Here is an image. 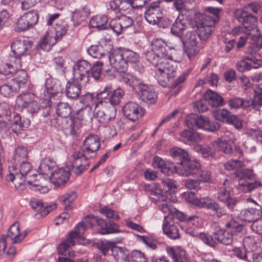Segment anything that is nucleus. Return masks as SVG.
Wrapping results in <instances>:
<instances>
[{"label": "nucleus", "instance_id": "5fc2aeb1", "mask_svg": "<svg viewBox=\"0 0 262 262\" xmlns=\"http://www.w3.org/2000/svg\"><path fill=\"white\" fill-rule=\"evenodd\" d=\"M52 79H47L45 82L46 91L48 95V97L51 101V98L56 96L58 93V90L56 84L54 83Z\"/></svg>", "mask_w": 262, "mask_h": 262}, {"label": "nucleus", "instance_id": "79ce46f5", "mask_svg": "<svg viewBox=\"0 0 262 262\" xmlns=\"http://www.w3.org/2000/svg\"><path fill=\"white\" fill-rule=\"evenodd\" d=\"M89 14V10L86 7L76 10L72 13V20L75 26L78 25L81 21L84 20Z\"/></svg>", "mask_w": 262, "mask_h": 262}, {"label": "nucleus", "instance_id": "37998d69", "mask_svg": "<svg viewBox=\"0 0 262 262\" xmlns=\"http://www.w3.org/2000/svg\"><path fill=\"white\" fill-rule=\"evenodd\" d=\"M107 18L105 15H96L90 20L89 25L91 28H96L98 30H103L106 28V24Z\"/></svg>", "mask_w": 262, "mask_h": 262}, {"label": "nucleus", "instance_id": "3c124183", "mask_svg": "<svg viewBox=\"0 0 262 262\" xmlns=\"http://www.w3.org/2000/svg\"><path fill=\"white\" fill-rule=\"evenodd\" d=\"M193 149L197 153L201 155L204 158H208L214 155V150L207 145L196 144L194 146Z\"/></svg>", "mask_w": 262, "mask_h": 262}, {"label": "nucleus", "instance_id": "13d9d810", "mask_svg": "<svg viewBox=\"0 0 262 262\" xmlns=\"http://www.w3.org/2000/svg\"><path fill=\"white\" fill-rule=\"evenodd\" d=\"M216 239L221 243L226 245H229L232 243L233 235L228 231H221L217 234Z\"/></svg>", "mask_w": 262, "mask_h": 262}, {"label": "nucleus", "instance_id": "72a5a7b5", "mask_svg": "<svg viewBox=\"0 0 262 262\" xmlns=\"http://www.w3.org/2000/svg\"><path fill=\"white\" fill-rule=\"evenodd\" d=\"M34 99V95L31 93H24L17 96L15 108L18 111H22L26 108L29 104Z\"/></svg>", "mask_w": 262, "mask_h": 262}, {"label": "nucleus", "instance_id": "c9c22d12", "mask_svg": "<svg viewBox=\"0 0 262 262\" xmlns=\"http://www.w3.org/2000/svg\"><path fill=\"white\" fill-rule=\"evenodd\" d=\"M261 216V211L258 208H250L242 210L240 217L245 221L253 222Z\"/></svg>", "mask_w": 262, "mask_h": 262}, {"label": "nucleus", "instance_id": "09e8293b", "mask_svg": "<svg viewBox=\"0 0 262 262\" xmlns=\"http://www.w3.org/2000/svg\"><path fill=\"white\" fill-rule=\"evenodd\" d=\"M122 239L117 241H114L112 242L108 241H103L100 242L98 244V248L101 252V253L105 256L108 253V252L110 250H111L112 252V249L114 247H118V246H115V245L117 243H119L121 242Z\"/></svg>", "mask_w": 262, "mask_h": 262}, {"label": "nucleus", "instance_id": "9d476101", "mask_svg": "<svg viewBox=\"0 0 262 262\" xmlns=\"http://www.w3.org/2000/svg\"><path fill=\"white\" fill-rule=\"evenodd\" d=\"M95 117L102 123H108L116 116L115 107L105 101H100L95 104L94 111Z\"/></svg>", "mask_w": 262, "mask_h": 262}, {"label": "nucleus", "instance_id": "338daca9", "mask_svg": "<svg viewBox=\"0 0 262 262\" xmlns=\"http://www.w3.org/2000/svg\"><path fill=\"white\" fill-rule=\"evenodd\" d=\"M199 238L204 243L210 247H214L216 245V241L212 237V236L208 234L205 233L200 232L199 233Z\"/></svg>", "mask_w": 262, "mask_h": 262}, {"label": "nucleus", "instance_id": "c756f323", "mask_svg": "<svg viewBox=\"0 0 262 262\" xmlns=\"http://www.w3.org/2000/svg\"><path fill=\"white\" fill-rule=\"evenodd\" d=\"M97 225L100 227L99 232L102 234H111L119 232L117 224L109 222H106L104 219L98 218L96 219Z\"/></svg>", "mask_w": 262, "mask_h": 262}, {"label": "nucleus", "instance_id": "cd10ccee", "mask_svg": "<svg viewBox=\"0 0 262 262\" xmlns=\"http://www.w3.org/2000/svg\"><path fill=\"white\" fill-rule=\"evenodd\" d=\"M261 61L258 59H254L246 57L239 61H238L235 67L239 72H245L251 70L252 68H257L260 66Z\"/></svg>", "mask_w": 262, "mask_h": 262}, {"label": "nucleus", "instance_id": "2f4dec72", "mask_svg": "<svg viewBox=\"0 0 262 262\" xmlns=\"http://www.w3.org/2000/svg\"><path fill=\"white\" fill-rule=\"evenodd\" d=\"M166 251L173 260V262H191L186 257L185 251L180 248H174L172 247H167Z\"/></svg>", "mask_w": 262, "mask_h": 262}, {"label": "nucleus", "instance_id": "b1692460", "mask_svg": "<svg viewBox=\"0 0 262 262\" xmlns=\"http://www.w3.org/2000/svg\"><path fill=\"white\" fill-rule=\"evenodd\" d=\"M70 173L68 170L62 168H57L50 176L49 179L52 183L56 186L64 184L69 180Z\"/></svg>", "mask_w": 262, "mask_h": 262}, {"label": "nucleus", "instance_id": "473e14b6", "mask_svg": "<svg viewBox=\"0 0 262 262\" xmlns=\"http://www.w3.org/2000/svg\"><path fill=\"white\" fill-rule=\"evenodd\" d=\"M204 98L208 104L213 107H219L224 104L223 97L210 90L204 94Z\"/></svg>", "mask_w": 262, "mask_h": 262}, {"label": "nucleus", "instance_id": "603ef678", "mask_svg": "<svg viewBox=\"0 0 262 262\" xmlns=\"http://www.w3.org/2000/svg\"><path fill=\"white\" fill-rule=\"evenodd\" d=\"M105 49L102 45L91 46L88 50L89 54L94 58H100L105 54Z\"/></svg>", "mask_w": 262, "mask_h": 262}, {"label": "nucleus", "instance_id": "de8ad7c7", "mask_svg": "<svg viewBox=\"0 0 262 262\" xmlns=\"http://www.w3.org/2000/svg\"><path fill=\"white\" fill-rule=\"evenodd\" d=\"M29 125V123L28 121H21L19 115L16 114L13 117L12 128L13 132L16 134L20 133L21 130H23L24 128L27 127Z\"/></svg>", "mask_w": 262, "mask_h": 262}, {"label": "nucleus", "instance_id": "9b49d317", "mask_svg": "<svg viewBox=\"0 0 262 262\" xmlns=\"http://www.w3.org/2000/svg\"><path fill=\"white\" fill-rule=\"evenodd\" d=\"M201 168L200 163L194 160H191L188 157L184 160H182L180 165L174 166L175 172L182 176H195L199 173Z\"/></svg>", "mask_w": 262, "mask_h": 262}, {"label": "nucleus", "instance_id": "7c9ffc66", "mask_svg": "<svg viewBox=\"0 0 262 262\" xmlns=\"http://www.w3.org/2000/svg\"><path fill=\"white\" fill-rule=\"evenodd\" d=\"M180 136L179 140L187 144L200 142L203 140L202 136L193 130L185 129L180 133Z\"/></svg>", "mask_w": 262, "mask_h": 262}, {"label": "nucleus", "instance_id": "423d86ee", "mask_svg": "<svg viewBox=\"0 0 262 262\" xmlns=\"http://www.w3.org/2000/svg\"><path fill=\"white\" fill-rule=\"evenodd\" d=\"M85 231V226L83 222H80L77 225L75 230L70 232L66 239L63 241L58 247V251L59 254L67 256V251L69 248L75 245L76 243L79 244L85 245L88 243L83 235Z\"/></svg>", "mask_w": 262, "mask_h": 262}, {"label": "nucleus", "instance_id": "58836bf2", "mask_svg": "<svg viewBox=\"0 0 262 262\" xmlns=\"http://www.w3.org/2000/svg\"><path fill=\"white\" fill-rule=\"evenodd\" d=\"M80 83L75 82H68L66 86V94L67 96L72 99L78 98L81 92Z\"/></svg>", "mask_w": 262, "mask_h": 262}, {"label": "nucleus", "instance_id": "20e7f679", "mask_svg": "<svg viewBox=\"0 0 262 262\" xmlns=\"http://www.w3.org/2000/svg\"><path fill=\"white\" fill-rule=\"evenodd\" d=\"M37 174L32 169L31 164L28 161L17 163L16 165L9 167V173L7 176L8 181H14L15 188L18 190H22L25 188L26 183L32 184L31 177H37Z\"/></svg>", "mask_w": 262, "mask_h": 262}, {"label": "nucleus", "instance_id": "39448f33", "mask_svg": "<svg viewBox=\"0 0 262 262\" xmlns=\"http://www.w3.org/2000/svg\"><path fill=\"white\" fill-rule=\"evenodd\" d=\"M234 15L238 21L242 23L245 33L248 35V38L250 39V43L253 48H262V36L256 25V17L242 9L236 10Z\"/></svg>", "mask_w": 262, "mask_h": 262}, {"label": "nucleus", "instance_id": "f03ea898", "mask_svg": "<svg viewBox=\"0 0 262 262\" xmlns=\"http://www.w3.org/2000/svg\"><path fill=\"white\" fill-rule=\"evenodd\" d=\"M100 145L99 139L96 135H90L86 137L82 149L75 151L72 155V166L75 173L81 174L88 168L89 159L96 156Z\"/></svg>", "mask_w": 262, "mask_h": 262}, {"label": "nucleus", "instance_id": "7ed1b4c3", "mask_svg": "<svg viewBox=\"0 0 262 262\" xmlns=\"http://www.w3.org/2000/svg\"><path fill=\"white\" fill-rule=\"evenodd\" d=\"M243 163L237 160H230L224 164L226 169L232 170L236 169L235 174L238 178L237 189L243 192H249L253 189L262 187V183L254 181L255 174L253 170L242 167Z\"/></svg>", "mask_w": 262, "mask_h": 262}, {"label": "nucleus", "instance_id": "a18cd8bd", "mask_svg": "<svg viewBox=\"0 0 262 262\" xmlns=\"http://www.w3.org/2000/svg\"><path fill=\"white\" fill-rule=\"evenodd\" d=\"M121 80L126 84L130 86L133 89L137 91V88L142 82V81L129 74H124L122 75Z\"/></svg>", "mask_w": 262, "mask_h": 262}, {"label": "nucleus", "instance_id": "f257e3e1", "mask_svg": "<svg viewBox=\"0 0 262 262\" xmlns=\"http://www.w3.org/2000/svg\"><path fill=\"white\" fill-rule=\"evenodd\" d=\"M181 38L180 36L177 39H171L168 42L161 38L155 39L151 42V49L144 52L147 60L156 68L155 77L158 82L164 87L174 88L185 80L184 75L174 79L177 74V64L166 49L168 47L169 50H177L182 43Z\"/></svg>", "mask_w": 262, "mask_h": 262}, {"label": "nucleus", "instance_id": "4be33fe9", "mask_svg": "<svg viewBox=\"0 0 262 262\" xmlns=\"http://www.w3.org/2000/svg\"><path fill=\"white\" fill-rule=\"evenodd\" d=\"M56 163L53 159L44 158L41 161L39 166L40 174L45 175V179H49L50 176L56 169Z\"/></svg>", "mask_w": 262, "mask_h": 262}, {"label": "nucleus", "instance_id": "f3484780", "mask_svg": "<svg viewBox=\"0 0 262 262\" xmlns=\"http://www.w3.org/2000/svg\"><path fill=\"white\" fill-rule=\"evenodd\" d=\"M108 58L111 66L115 70L124 72L127 69L128 64L123 57L122 50L114 51L110 54Z\"/></svg>", "mask_w": 262, "mask_h": 262}, {"label": "nucleus", "instance_id": "bf43d9fd", "mask_svg": "<svg viewBox=\"0 0 262 262\" xmlns=\"http://www.w3.org/2000/svg\"><path fill=\"white\" fill-rule=\"evenodd\" d=\"M124 94L123 90L119 88L114 90L109 98L110 104L113 106L118 104L120 102Z\"/></svg>", "mask_w": 262, "mask_h": 262}, {"label": "nucleus", "instance_id": "6e6d98bb", "mask_svg": "<svg viewBox=\"0 0 262 262\" xmlns=\"http://www.w3.org/2000/svg\"><path fill=\"white\" fill-rule=\"evenodd\" d=\"M123 57L125 59L126 63L128 64L130 63H137L140 59L139 55L135 52L128 49L122 50Z\"/></svg>", "mask_w": 262, "mask_h": 262}, {"label": "nucleus", "instance_id": "6e6552de", "mask_svg": "<svg viewBox=\"0 0 262 262\" xmlns=\"http://www.w3.org/2000/svg\"><path fill=\"white\" fill-rule=\"evenodd\" d=\"M73 69V80L84 85L86 84L89 81L92 70L91 63L86 60H79L74 66Z\"/></svg>", "mask_w": 262, "mask_h": 262}, {"label": "nucleus", "instance_id": "2eb2a0df", "mask_svg": "<svg viewBox=\"0 0 262 262\" xmlns=\"http://www.w3.org/2000/svg\"><path fill=\"white\" fill-rule=\"evenodd\" d=\"M133 19L132 17L125 15H122L113 19L109 24L110 28L117 35L124 30L133 25Z\"/></svg>", "mask_w": 262, "mask_h": 262}, {"label": "nucleus", "instance_id": "0e129e2a", "mask_svg": "<svg viewBox=\"0 0 262 262\" xmlns=\"http://www.w3.org/2000/svg\"><path fill=\"white\" fill-rule=\"evenodd\" d=\"M103 65V63L102 61H98L92 67L91 75L95 80L100 79Z\"/></svg>", "mask_w": 262, "mask_h": 262}, {"label": "nucleus", "instance_id": "a878e982", "mask_svg": "<svg viewBox=\"0 0 262 262\" xmlns=\"http://www.w3.org/2000/svg\"><path fill=\"white\" fill-rule=\"evenodd\" d=\"M137 92H139L143 101L149 103H154L156 102L157 95L152 87L142 82L137 88Z\"/></svg>", "mask_w": 262, "mask_h": 262}, {"label": "nucleus", "instance_id": "69168bd1", "mask_svg": "<svg viewBox=\"0 0 262 262\" xmlns=\"http://www.w3.org/2000/svg\"><path fill=\"white\" fill-rule=\"evenodd\" d=\"M8 63L11 65L13 71L16 72L20 71L23 67L20 57H17L16 55L10 56Z\"/></svg>", "mask_w": 262, "mask_h": 262}, {"label": "nucleus", "instance_id": "e433bc0d", "mask_svg": "<svg viewBox=\"0 0 262 262\" xmlns=\"http://www.w3.org/2000/svg\"><path fill=\"white\" fill-rule=\"evenodd\" d=\"M56 42L53 37V33L47 32L44 37L39 41L38 47L42 50L48 52Z\"/></svg>", "mask_w": 262, "mask_h": 262}, {"label": "nucleus", "instance_id": "412c9836", "mask_svg": "<svg viewBox=\"0 0 262 262\" xmlns=\"http://www.w3.org/2000/svg\"><path fill=\"white\" fill-rule=\"evenodd\" d=\"M26 231L20 232L19 224L14 223L9 228L7 235V239H9L12 244H17L22 241L27 235Z\"/></svg>", "mask_w": 262, "mask_h": 262}, {"label": "nucleus", "instance_id": "680f3d73", "mask_svg": "<svg viewBox=\"0 0 262 262\" xmlns=\"http://www.w3.org/2000/svg\"><path fill=\"white\" fill-rule=\"evenodd\" d=\"M170 155L173 158H179L182 160H184L189 156L188 152L185 150L178 147H174L170 149Z\"/></svg>", "mask_w": 262, "mask_h": 262}, {"label": "nucleus", "instance_id": "f704fd0d", "mask_svg": "<svg viewBox=\"0 0 262 262\" xmlns=\"http://www.w3.org/2000/svg\"><path fill=\"white\" fill-rule=\"evenodd\" d=\"M156 202L159 209L163 213L167 214L166 216H170L171 220H173V212L176 211V208L173 207L164 196L160 197Z\"/></svg>", "mask_w": 262, "mask_h": 262}, {"label": "nucleus", "instance_id": "0eeeda50", "mask_svg": "<svg viewBox=\"0 0 262 262\" xmlns=\"http://www.w3.org/2000/svg\"><path fill=\"white\" fill-rule=\"evenodd\" d=\"M185 194L189 196V198L186 199L188 202L193 203L199 207L207 209L213 216L220 218L226 214V209L213 199L210 198H203L193 200V193L188 192L185 193Z\"/></svg>", "mask_w": 262, "mask_h": 262}, {"label": "nucleus", "instance_id": "6ab92c4d", "mask_svg": "<svg viewBox=\"0 0 262 262\" xmlns=\"http://www.w3.org/2000/svg\"><path fill=\"white\" fill-rule=\"evenodd\" d=\"M209 18L210 17L207 15L203 17V20L199 26L200 39L206 40L213 32V28L215 24V19L211 18L209 20Z\"/></svg>", "mask_w": 262, "mask_h": 262}, {"label": "nucleus", "instance_id": "a211bd4d", "mask_svg": "<svg viewBox=\"0 0 262 262\" xmlns=\"http://www.w3.org/2000/svg\"><path fill=\"white\" fill-rule=\"evenodd\" d=\"M160 2L151 3L145 13V19L150 24H157L162 18V14L159 7Z\"/></svg>", "mask_w": 262, "mask_h": 262}, {"label": "nucleus", "instance_id": "1a4fd4ad", "mask_svg": "<svg viewBox=\"0 0 262 262\" xmlns=\"http://www.w3.org/2000/svg\"><path fill=\"white\" fill-rule=\"evenodd\" d=\"M199 35L196 33L189 31L187 32L181 38L187 55L190 59L198 54L202 48L199 44Z\"/></svg>", "mask_w": 262, "mask_h": 262}, {"label": "nucleus", "instance_id": "864d4df0", "mask_svg": "<svg viewBox=\"0 0 262 262\" xmlns=\"http://www.w3.org/2000/svg\"><path fill=\"white\" fill-rule=\"evenodd\" d=\"M56 113L59 116L68 118L72 113V109L68 103L60 102L57 105Z\"/></svg>", "mask_w": 262, "mask_h": 262}, {"label": "nucleus", "instance_id": "c85d7f7f", "mask_svg": "<svg viewBox=\"0 0 262 262\" xmlns=\"http://www.w3.org/2000/svg\"><path fill=\"white\" fill-rule=\"evenodd\" d=\"M27 73L24 70H20L16 72L15 77L8 83L13 92H17L24 86L27 82Z\"/></svg>", "mask_w": 262, "mask_h": 262}, {"label": "nucleus", "instance_id": "4d7b16f0", "mask_svg": "<svg viewBox=\"0 0 262 262\" xmlns=\"http://www.w3.org/2000/svg\"><path fill=\"white\" fill-rule=\"evenodd\" d=\"M84 119L83 116L81 115V111L79 112L77 116L73 119H71L70 130L72 134H75L76 131L81 125V122Z\"/></svg>", "mask_w": 262, "mask_h": 262}, {"label": "nucleus", "instance_id": "f8f14e48", "mask_svg": "<svg viewBox=\"0 0 262 262\" xmlns=\"http://www.w3.org/2000/svg\"><path fill=\"white\" fill-rule=\"evenodd\" d=\"M38 19L36 11H30L20 16L14 25V30L17 32H24L35 26Z\"/></svg>", "mask_w": 262, "mask_h": 262}, {"label": "nucleus", "instance_id": "e2e57ef3", "mask_svg": "<svg viewBox=\"0 0 262 262\" xmlns=\"http://www.w3.org/2000/svg\"><path fill=\"white\" fill-rule=\"evenodd\" d=\"M199 182L204 183H210L211 182V172L207 169H200L199 173L195 175Z\"/></svg>", "mask_w": 262, "mask_h": 262}, {"label": "nucleus", "instance_id": "aec40b11", "mask_svg": "<svg viewBox=\"0 0 262 262\" xmlns=\"http://www.w3.org/2000/svg\"><path fill=\"white\" fill-rule=\"evenodd\" d=\"M163 230L164 233L171 239H175L180 237L178 229L174 225L173 220H171L170 216H165L163 223Z\"/></svg>", "mask_w": 262, "mask_h": 262}, {"label": "nucleus", "instance_id": "ddd939ff", "mask_svg": "<svg viewBox=\"0 0 262 262\" xmlns=\"http://www.w3.org/2000/svg\"><path fill=\"white\" fill-rule=\"evenodd\" d=\"M227 182L228 181L226 180L223 185L219 187L217 198L220 202L226 204L227 208L233 211L237 204V200L231 196L232 188L227 186Z\"/></svg>", "mask_w": 262, "mask_h": 262}, {"label": "nucleus", "instance_id": "052dcab7", "mask_svg": "<svg viewBox=\"0 0 262 262\" xmlns=\"http://www.w3.org/2000/svg\"><path fill=\"white\" fill-rule=\"evenodd\" d=\"M215 118L223 122H227L231 113L227 109H219L216 110L213 113Z\"/></svg>", "mask_w": 262, "mask_h": 262}, {"label": "nucleus", "instance_id": "ea45409f", "mask_svg": "<svg viewBox=\"0 0 262 262\" xmlns=\"http://www.w3.org/2000/svg\"><path fill=\"white\" fill-rule=\"evenodd\" d=\"M76 197L75 192L71 191L60 195L59 197V201L63 205L64 209L69 211L72 209V203L74 201Z\"/></svg>", "mask_w": 262, "mask_h": 262}, {"label": "nucleus", "instance_id": "4c0bfd02", "mask_svg": "<svg viewBox=\"0 0 262 262\" xmlns=\"http://www.w3.org/2000/svg\"><path fill=\"white\" fill-rule=\"evenodd\" d=\"M129 251L124 248L114 247L112 249V255L116 262H130Z\"/></svg>", "mask_w": 262, "mask_h": 262}, {"label": "nucleus", "instance_id": "5701e85b", "mask_svg": "<svg viewBox=\"0 0 262 262\" xmlns=\"http://www.w3.org/2000/svg\"><path fill=\"white\" fill-rule=\"evenodd\" d=\"M182 229L188 234L198 236L199 233V217L196 215L190 216L188 220L181 225Z\"/></svg>", "mask_w": 262, "mask_h": 262}, {"label": "nucleus", "instance_id": "bb28decb", "mask_svg": "<svg viewBox=\"0 0 262 262\" xmlns=\"http://www.w3.org/2000/svg\"><path fill=\"white\" fill-rule=\"evenodd\" d=\"M229 134L231 136L229 140L226 139H217L212 142V146L214 149L222 151L227 154L231 153L232 150L231 144L234 142L235 138L232 133Z\"/></svg>", "mask_w": 262, "mask_h": 262}, {"label": "nucleus", "instance_id": "c03bdc74", "mask_svg": "<svg viewBox=\"0 0 262 262\" xmlns=\"http://www.w3.org/2000/svg\"><path fill=\"white\" fill-rule=\"evenodd\" d=\"M186 27V20L178 17L171 28V32L176 36H182V33Z\"/></svg>", "mask_w": 262, "mask_h": 262}, {"label": "nucleus", "instance_id": "4468645a", "mask_svg": "<svg viewBox=\"0 0 262 262\" xmlns=\"http://www.w3.org/2000/svg\"><path fill=\"white\" fill-rule=\"evenodd\" d=\"M193 123L198 128L209 132H213L216 131L220 127V125L218 123H215V124H212L207 118L202 115L196 116L193 115L189 120L188 119L187 120V125L189 127L192 125Z\"/></svg>", "mask_w": 262, "mask_h": 262}, {"label": "nucleus", "instance_id": "49530a36", "mask_svg": "<svg viewBox=\"0 0 262 262\" xmlns=\"http://www.w3.org/2000/svg\"><path fill=\"white\" fill-rule=\"evenodd\" d=\"M68 29V25L66 21H60L56 24L55 27V36L54 38L56 41L60 40L66 34Z\"/></svg>", "mask_w": 262, "mask_h": 262}, {"label": "nucleus", "instance_id": "774afa93", "mask_svg": "<svg viewBox=\"0 0 262 262\" xmlns=\"http://www.w3.org/2000/svg\"><path fill=\"white\" fill-rule=\"evenodd\" d=\"M131 257L133 262H148L147 258L144 254L140 251H133Z\"/></svg>", "mask_w": 262, "mask_h": 262}, {"label": "nucleus", "instance_id": "a19ab883", "mask_svg": "<svg viewBox=\"0 0 262 262\" xmlns=\"http://www.w3.org/2000/svg\"><path fill=\"white\" fill-rule=\"evenodd\" d=\"M153 165L154 167L160 169L162 173L167 175L171 174L174 170V167L172 168L169 164H167L162 158L158 156L154 157Z\"/></svg>", "mask_w": 262, "mask_h": 262}, {"label": "nucleus", "instance_id": "393cba45", "mask_svg": "<svg viewBox=\"0 0 262 262\" xmlns=\"http://www.w3.org/2000/svg\"><path fill=\"white\" fill-rule=\"evenodd\" d=\"M31 46L30 41L24 39L17 38L12 43L11 48L14 55L21 57Z\"/></svg>", "mask_w": 262, "mask_h": 262}, {"label": "nucleus", "instance_id": "8fccbe9b", "mask_svg": "<svg viewBox=\"0 0 262 262\" xmlns=\"http://www.w3.org/2000/svg\"><path fill=\"white\" fill-rule=\"evenodd\" d=\"M28 152L26 147L22 146H18L15 150L14 155V160L15 164L20 162L27 161Z\"/></svg>", "mask_w": 262, "mask_h": 262}, {"label": "nucleus", "instance_id": "dca6fc26", "mask_svg": "<svg viewBox=\"0 0 262 262\" xmlns=\"http://www.w3.org/2000/svg\"><path fill=\"white\" fill-rule=\"evenodd\" d=\"M123 113L128 119L135 121L141 118L144 114L145 112L138 103L128 102L123 107Z\"/></svg>", "mask_w": 262, "mask_h": 262}]
</instances>
